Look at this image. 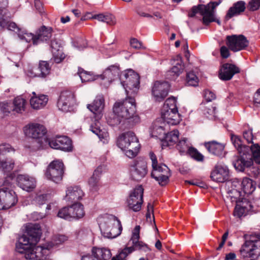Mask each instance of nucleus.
I'll use <instances>...</instances> for the list:
<instances>
[{"mask_svg": "<svg viewBox=\"0 0 260 260\" xmlns=\"http://www.w3.org/2000/svg\"><path fill=\"white\" fill-rule=\"evenodd\" d=\"M42 235L40 226L38 224H30L26 226V233L20 237L16 245L17 251L23 253L27 259L45 260L52 247L51 244L43 246H34L39 241Z\"/></svg>", "mask_w": 260, "mask_h": 260, "instance_id": "f257e3e1", "label": "nucleus"}, {"mask_svg": "<svg viewBox=\"0 0 260 260\" xmlns=\"http://www.w3.org/2000/svg\"><path fill=\"white\" fill-rule=\"evenodd\" d=\"M231 141L239 154L233 162L237 170L244 171L252 165L253 160L260 164V146L258 144H253L249 148L243 145L241 139L236 135L231 136Z\"/></svg>", "mask_w": 260, "mask_h": 260, "instance_id": "f03ea898", "label": "nucleus"}, {"mask_svg": "<svg viewBox=\"0 0 260 260\" xmlns=\"http://www.w3.org/2000/svg\"><path fill=\"white\" fill-rule=\"evenodd\" d=\"M134 96L127 95L123 101L117 102L113 106V110L115 113L123 119L128 120L132 125L138 123L140 117L136 114V106Z\"/></svg>", "mask_w": 260, "mask_h": 260, "instance_id": "7ed1b4c3", "label": "nucleus"}, {"mask_svg": "<svg viewBox=\"0 0 260 260\" xmlns=\"http://www.w3.org/2000/svg\"><path fill=\"white\" fill-rule=\"evenodd\" d=\"M105 107V100L103 95H98L91 104H88L87 108L95 116L96 121L90 125V129L96 135L100 140L107 138L108 133L101 129L100 123L98 121L103 116V111Z\"/></svg>", "mask_w": 260, "mask_h": 260, "instance_id": "20e7f679", "label": "nucleus"}, {"mask_svg": "<svg viewBox=\"0 0 260 260\" xmlns=\"http://www.w3.org/2000/svg\"><path fill=\"white\" fill-rule=\"evenodd\" d=\"M221 3V1L219 0L218 2H210L206 5L200 4L193 6L188 13V16L193 17L196 14L199 13L203 16L202 22L204 24L208 25L212 22H216L220 24V21L215 18V9Z\"/></svg>", "mask_w": 260, "mask_h": 260, "instance_id": "39448f33", "label": "nucleus"}, {"mask_svg": "<svg viewBox=\"0 0 260 260\" xmlns=\"http://www.w3.org/2000/svg\"><path fill=\"white\" fill-rule=\"evenodd\" d=\"M117 146L122 150H125V154L130 158L138 154L140 144L134 133L127 132L120 135L117 139Z\"/></svg>", "mask_w": 260, "mask_h": 260, "instance_id": "423d86ee", "label": "nucleus"}, {"mask_svg": "<svg viewBox=\"0 0 260 260\" xmlns=\"http://www.w3.org/2000/svg\"><path fill=\"white\" fill-rule=\"evenodd\" d=\"M149 156L152 161L151 177L158 181L160 185H166L171 175L169 168L164 164H158L156 156L153 152L149 153Z\"/></svg>", "mask_w": 260, "mask_h": 260, "instance_id": "0eeeda50", "label": "nucleus"}, {"mask_svg": "<svg viewBox=\"0 0 260 260\" xmlns=\"http://www.w3.org/2000/svg\"><path fill=\"white\" fill-rule=\"evenodd\" d=\"M101 232L105 237L114 238L121 233L122 226L120 221L115 216L111 215L100 224Z\"/></svg>", "mask_w": 260, "mask_h": 260, "instance_id": "6e6552de", "label": "nucleus"}, {"mask_svg": "<svg viewBox=\"0 0 260 260\" xmlns=\"http://www.w3.org/2000/svg\"><path fill=\"white\" fill-rule=\"evenodd\" d=\"M120 80L124 87L126 95L135 96L137 94L140 84V76L132 70L120 74Z\"/></svg>", "mask_w": 260, "mask_h": 260, "instance_id": "1a4fd4ad", "label": "nucleus"}, {"mask_svg": "<svg viewBox=\"0 0 260 260\" xmlns=\"http://www.w3.org/2000/svg\"><path fill=\"white\" fill-rule=\"evenodd\" d=\"M254 238V237L251 236L240 250L241 256L247 260H255L260 255V241Z\"/></svg>", "mask_w": 260, "mask_h": 260, "instance_id": "9d476101", "label": "nucleus"}, {"mask_svg": "<svg viewBox=\"0 0 260 260\" xmlns=\"http://www.w3.org/2000/svg\"><path fill=\"white\" fill-rule=\"evenodd\" d=\"M63 173V162L59 160H54L48 166L45 175L47 179L58 183L62 180Z\"/></svg>", "mask_w": 260, "mask_h": 260, "instance_id": "9b49d317", "label": "nucleus"}, {"mask_svg": "<svg viewBox=\"0 0 260 260\" xmlns=\"http://www.w3.org/2000/svg\"><path fill=\"white\" fill-rule=\"evenodd\" d=\"M18 199L16 193L9 187L0 188V209L5 210L14 206Z\"/></svg>", "mask_w": 260, "mask_h": 260, "instance_id": "f8f14e48", "label": "nucleus"}, {"mask_svg": "<svg viewBox=\"0 0 260 260\" xmlns=\"http://www.w3.org/2000/svg\"><path fill=\"white\" fill-rule=\"evenodd\" d=\"M225 43L230 50L236 52L245 49L249 41L243 35H232L226 37Z\"/></svg>", "mask_w": 260, "mask_h": 260, "instance_id": "ddd939ff", "label": "nucleus"}, {"mask_svg": "<svg viewBox=\"0 0 260 260\" xmlns=\"http://www.w3.org/2000/svg\"><path fill=\"white\" fill-rule=\"evenodd\" d=\"M14 151V149L9 144L4 143L0 145V169L5 173L11 172L15 164L13 159L6 158L5 156L7 153Z\"/></svg>", "mask_w": 260, "mask_h": 260, "instance_id": "4468645a", "label": "nucleus"}, {"mask_svg": "<svg viewBox=\"0 0 260 260\" xmlns=\"http://www.w3.org/2000/svg\"><path fill=\"white\" fill-rule=\"evenodd\" d=\"M131 176L134 180H141L147 174V165L146 160L141 158L136 159L130 168Z\"/></svg>", "mask_w": 260, "mask_h": 260, "instance_id": "2eb2a0df", "label": "nucleus"}, {"mask_svg": "<svg viewBox=\"0 0 260 260\" xmlns=\"http://www.w3.org/2000/svg\"><path fill=\"white\" fill-rule=\"evenodd\" d=\"M144 189L142 186L136 187L130 194L127 199L128 208L134 212H138L141 209L142 204L143 202Z\"/></svg>", "mask_w": 260, "mask_h": 260, "instance_id": "dca6fc26", "label": "nucleus"}, {"mask_svg": "<svg viewBox=\"0 0 260 260\" xmlns=\"http://www.w3.org/2000/svg\"><path fill=\"white\" fill-rule=\"evenodd\" d=\"M23 132L25 135L28 137L40 139L46 134L47 129L42 124L31 123L26 125L23 127Z\"/></svg>", "mask_w": 260, "mask_h": 260, "instance_id": "f3484780", "label": "nucleus"}, {"mask_svg": "<svg viewBox=\"0 0 260 260\" xmlns=\"http://www.w3.org/2000/svg\"><path fill=\"white\" fill-rule=\"evenodd\" d=\"M140 230V226L139 225L135 226L133 232L132 237L128 242L129 245L131 244V246L128 247V249H133L132 253L135 250H140L146 252L151 250L146 244L139 241Z\"/></svg>", "mask_w": 260, "mask_h": 260, "instance_id": "a211bd4d", "label": "nucleus"}, {"mask_svg": "<svg viewBox=\"0 0 260 260\" xmlns=\"http://www.w3.org/2000/svg\"><path fill=\"white\" fill-rule=\"evenodd\" d=\"M170 87L168 82H155L152 87V94L155 100L158 102L162 101L168 95Z\"/></svg>", "mask_w": 260, "mask_h": 260, "instance_id": "6ab92c4d", "label": "nucleus"}, {"mask_svg": "<svg viewBox=\"0 0 260 260\" xmlns=\"http://www.w3.org/2000/svg\"><path fill=\"white\" fill-rule=\"evenodd\" d=\"M75 104L74 94L70 91H64L60 93L57 102V107L60 110L68 112L70 108Z\"/></svg>", "mask_w": 260, "mask_h": 260, "instance_id": "aec40b11", "label": "nucleus"}, {"mask_svg": "<svg viewBox=\"0 0 260 260\" xmlns=\"http://www.w3.org/2000/svg\"><path fill=\"white\" fill-rule=\"evenodd\" d=\"M211 179L216 182H224L229 179V171L228 167L223 165L218 164L210 174Z\"/></svg>", "mask_w": 260, "mask_h": 260, "instance_id": "412c9836", "label": "nucleus"}, {"mask_svg": "<svg viewBox=\"0 0 260 260\" xmlns=\"http://www.w3.org/2000/svg\"><path fill=\"white\" fill-rule=\"evenodd\" d=\"M11 17V14L6 7H0V27L12 31L19 30L17 24L10 21Z\"/></svg>", "mask_w": 260, "mask_h": 260, "instance_id": "4be33fe9", "label": "nucleus"}, {"mask_svg": "<svg viewBox=\"0 0 260 260\" xmlns=\"http://www.w3.org/2000/svg\"><path fill=\"white\" fill-rule=\"evenodd\" d=\"M120 70L119 66L111 65L109 66L100 76L103 80L102 84L105 86H108L114 80L119 78L120 79Z\"/></svg>", "mask_w": 260, "mask_h": 260, "instance_id": "5701e85b", "label": "nucleus"}, {"mask_svg": "<svg viewBox=\"0 0 260 260\" xmlns=\"http://www.w3.org/2000/svg\"><path fill=\"white\" fill-rule=\"evenodd\" d=\"M240 71V69L235 64L226 63L222 66L219 73V77L222 80L228 81Z\"/></svg>", "mask_w": 260, "mask_h": 260, "instance_id": "b1692460", "label": "nucleus"}, {"mask_svg": "<svg viewBox=\"0 0 260 260\" xmlns=\"http://www.w3.org/2000/svg\"><path fill=\"white\" fill-rule=\"evenodd\" d=\"M17 182L20 188L27 191H31L36 185L35 179L28 175H19L17 177Z\"/></svg>", "mask_w": 260, "mask_h": 260, "instance_id": "393cba45", "label": "nucleus"}, {"mask_svg": "<svg viewBox=\"0 0 260 260\" xmlns=\"http://www.w3.org/2000/svg\"><path fill=\"white\" fill-rule=\"evenodd\" d=\"M253 206L251 203L246 199L242 200L237 203L235 208L234 215L239 218L245 216L252 210Z\"/></svg>", "mask_w": 260, "mask_h": 260, "instance_id": "a878e982", "label": "nucleus"}, {"mask_svg": "<svg viewBox=\"0 0 260 260\" xmlns=\"http://www.w3.org/2000/svg\"><path fill=\"white\" fill-rule=\"evenodd\" d=\"M173 66L168 71L167 76L171 80H174L183 72L184 68V64L180 55H177L172 63Z\"/></svg>", "mask_w": 260, "mask_h": 260, "instance_id": "bb28decb", "label": "nucleus"}, {"mask_svg": "<svg viewBox=\"0 0 260 260\" xmlns=\"http://www.w3.org/2000/svg\"><path fill=\"white\" fill-rule=\"evenodd\" d=\"M83 196L84 192L80 187L70 186L67 188L64 199L67 202L76 203L81 200Z\"/></svg>", "mask_w": 260, "mask_h": 260, "instance_id": "cd10ccee", "label": "nucleus"}, {"mask_svg": "<svg viewBox=\"0 0 260 260\" xmlns=\"http://www.w3.org/2000/svg\"><path fill=\"white\" fill-rule=\"evenodd\" d=\"M52 31L53 29L51 27L42 26L36 32V38L34 41V45L48 41L52 37Z\"/></svg>", "mask_w": 260, "mask_h": 260, "instance_id": "c85d7f7f", "label": "nucleus"}, {"mask_svg": "<svg viewBox=\"0 0 260 260\" xmlns=\"http://www.w3.org/2000/svg\"><path fill=\"white\" fill-rule=\"evenodd\" d=\"M161 112V118L164 120V124L167 123L170 125H176L180 121V115L178 109L173 110H164Z\"/></svg>", "mask_w": 260, "mask_h": 260, "instance_id": "c756f323", "label": "nucleus"}, {"mask_svg": "<svg viewBox=\"0 0 260 260\" xmlns=\"http://www.w3.org/2000/svg\"><path fill=\"white\" fill-rule=\"evenodd\" d=\"M246 9V3L243 1H240L233 4L229 8L225 16V19L228 20L231 18L240 15Z\"/></svg>", "mask_w": 260, "mask_h": 260, "instance_id": "7c9ffc66", "label": "nucleus"}, {"mask_svg": "<svg viewBox=\"0 0 260 260\" xmlns=\"http://www.w3.org/2000/svg\"><path fill=\"white\" fill-rule=\"evenodd\" d=\"M50 47L54 61L56 63H60L65 57L62 51V46L60 41L56 39L52 40L51 42Z\"/></svg>", "mask_w": 260, "mask_h": 260, "instance_id": "2f4dec72", "label": "nucleus"}, {"mask_svg": "<svg viewBox=\"0 0 260 260\" xmlns=\"http://www.w3.org/2000/svg\"><path fill=\"white\" fill-rule=\"evenodd\" d=\"M50 71V67L49 63L46 61H40L38 67L34 68L29 76L32 77L44 78L49 74Z\"/></svg>", "mask_w": 260, "mask_h": 260, "instance_id": "473e14b6", "label": "nucleus"}, {"mask_svg": "<svg viewBox=\"0 0 260 260\" xmlns=\"http://www.w3.org/2000/svg\"><path fill=\"white\" fill-rule=\"evenodd\" d=\"M205 146L209 152L215 155L220 157L224 155V146L221 143L212 141L205 143Z\"/></svg>", "mask_w": 260, "mask_h": 260, "instance_id": "72a5a7b5", "label": "nucleus"}, {"mask_svg": "<svg viewBox=\"0 0 260 260\" xmlns=\"http://www.w3.org/2000/svg\"><path fill=\"white\" fill-rule=\"evenodd\" d=\"M91 253L98 260H108L112 256L110 249L106 248L92 247Z\"/></svg>", "mask_w": 260, "mask_h": 260, "instance_id": "f704fd0d", "label": "nucleus"}, {"mask_svg": "<svg viewBox=\"0 0 260 260\" xmlns=\"http://www.w3.org/2000/svg\"><path fill=\"white\" fill-rule=\"evenodd\" d=\"M35 96L32 97L30 100V104L34 109H39L43 108L47 103L48 99L47 96L42 94L36 96L35 92L32 93Z\"/></svg>", "mask_w": 260, "mask_h": 260, "instance_id": "c9c22d12", "label": "nucleus"}, {"mask_svg": "<svg viewBox=\"0 0 260 260\" xmlns=\"http://www.w3.org/2000/svg\"><path fill=\"white\" fill-rule=\"evenodd\" d=\"M179 133L177 129L173 130L166 134L164 141L163 146H169L173 145L178 140Z\"/></svg>", "mask_w": 260, "mask_h": 260, "instance_id": "e433bc0d", "label": "nucleus"}, {"mask_svg": "<svg viewBox=\"0 0 260 260\" xmlns=\"http://www.w3.org/2000/svg\"><path fill=\"white\" fill-rule=\"evenodd\" d=\"M71 215L72 218L78 219L82 218L84 215L83 206L80 203H76L70 206Z\"/></svg>", "mask_w": 260, "mask_h": 260, "instance_id": "4c0bfd02", "label": "nucleus"}, {"mask_svg": "<svg viewBox=\"0 0 260 260\" xmlns=\"http://www.w3.org/2000/svg\"><path fill=\"white\" fill-rule=\"evenodd\" d=\"M241 185L243 191L245 194H250L255 189V183L249 178H243Z\"/></svg>", "mask_w": 260, "mask_h": 260, "instance_id": "58836bf2", "label": "nucleus"}, {"mask_svg": "<svg viewBox=\"0 0 260 260\" xmlns=\"http://www.w3.org/2000/svg\"><path fill=\"white\" fill-rule=\"evenodd\" d=\"M59 149L64 151L72 150V144L71 140L67 136H58Z\"/></svg>", "mask_w": 260, "mask_h": 260, "instance_id": "ea45409f", "label": "nucleus"}, {"mask_svg": "<svg viewBox=\"0 0 260 260\" xmlns=\"http://www.w3.org/2000/svg\"><path fill=\"white\" fill-rule=\"evenodd\" d=\"M13 111L17 113H22L24 111L26 101L21 96L15 98L13 101Z\"/></svg>", "mask_w": 260, "mask_h": 260, "instance_id": "a19ab883", "label": "nucleus"}, {"mask_svg": "<svg viewBox=\"0 0 260 260\" xmlns=\"http://www.w3.org/2000/svg\"><path fill=\"white\" fill-rule=\"evenodd\" d=\"M78 74L82 82H89L95 80L92 72H87L81 68L78 69Z\"/></svg>", "mask_w": 260, "mask_h": 260, "instance_id": "79ce46f5", "label": "nucleus"}, {"mask_svg": "<svg viewBox=\"0 0 260 260\" xmlns=\"http://www.w3.org/2000/svg\"><path fill=\"white\" fill-rule=\"evenodd\" d=\"M186 138L180 140L176 145V148L180 154L186 153L189 152V149L191 148L189 144L187 142Z\"/></svg>", "mask_w": 260, "mask_h": 260, "instance_id": "37998d69", "label": "nucleus"}, {"mask_svg": "<svg viewBox=\"0 0 260 260\" xmlns=\"http://www.w3.org/2000/svg\"><path fill=\"white\" fill-rule=\"evenodd\" d=\"M14 31L18 34V36L21 40H24L26 42H30L32 41V44L34 45V41L36 38V35L24 31L21 32L19 28V30H16Z\"/></svg>", "mask_w": 260, "mask_h": 260, "instance_id": "c03bdc74", "label": "nucleus"}, {"mask_svg": "<svg viewBox=\"0 0 260 260\" xmlns=\"http://www.w3.org/2000/svg\"><path fill=\"white\" fill-rule=\"evenodd\" d=\"M166 126V124H164V122L161 123V125H158L155 123L152 126V134L156 137L166 136L167 134V131L165 130Z\"/></svg>", "mask_w": 260, "mask_h": 260, "instance_id": "a18cd8bd", "label": "nucleus"}, {"mask_svg": "<svg viewBox=\"0 0 260 260\" xmlns=\"http://www.w3.org/2000/svg\"><path fill=\"white\" fill-rule=\"evenodd\" d=\"M133 249H128L126 247L122 249L116 256L112 258V260H127L128 256L132 253Z\"/></svg>", "mask_w": 260, "mask_h": 260, "instance_id": "49530a36", "label": "nucleus"}, {"mask_svg": "<svg viewBox=\"0 0 260 260\" xmlns=\"http://www.w3.org/2000/svg\"><path fill=\"white\" fill-rule=\"evenodd\" d=\"M133 249H128L126 247L122 249L116 256L112 258V260H127L128 256L132 253Z\"/></svg>", "mask_w": 260, "mask_h": 260, "instance_id": "de8ad7c7", "label": "nucleus"}, {"mask_svg": "<svg viewBox=\"0 0 260 260\" xmlns=\"http://www.w3.org/2000/svg\"><path fill=\"white\" fill-rule=\"evenodd\" d=\"M106 119L107 123L113 126L120 124L123 120V119L121 118V116L118 115L117 113H115L114 112L110 115L107 116Z\"/></svg>", "mask_w": 260, "mask_h": 260, "instance_id": "09e8293b", "label": "nucleus"}, {"mask_svg": "<svg viewBox=\"0 0 260 260\" xmlns=\"http://www.w3.org/2000/svg\"><path fill=\"white\" fill-rule=\"evenodd\" d=\"M100 179L91 176L89 179L88 184L90 190L93 192L97 191L101 187Z\"/></svg>", "mask_w": 260, "mask_h": 260, "instance_id": "8fccbe9b", "label": "nucleus"}, {"mask_svg": "<svg viewBox=\"0 0 260 260\" xmlns=\"http://www.w3.org/2000/svg\"><path fill=\"white\" fill-rule=\"evenodd\" d=\"M186 83L188 86H196L198 84L199 79L193 72L187 73L186 77Z\"/></svg>", "mask_w": 260, "mask_h": 260, "instance_id": "3c124183", "label": "nucleus"}, {"mask_svg": "<svg viewBox=\"0 0 260 260\" xmlns=\"http://www.w3.org/2000/svg\"><path fill=\"white\" fill-rule=\"evenodd\" d=\"M177 100L174 97L168 98L165 102L164 110L178 109L176 106Z\"/></svg>", "mask_w": 260, "mask_h": 260, "instance_id": "603ef678", "label": "nucleus"}, {"mask_svg": "<svg viewBox=\"0 0 260 260\" xmlns=\"http://www.w3.org/2000/svg\"><path fill=\"white\" fill-rule=\"evenodd\" d=\"M70 207H63L59 210L58 212V217L63 218L65 219L70 220L72 218V215H71Z\"/></svg>", "mask_w": 260, "mask_h": 260, "instance_id": "864d4df0", "label": "nucleus"}, {"mask_svg": "<svg viewBox=\"0 0 260 260\" xmlns=\"http://www.w3.org/2000/svg\"><path fill=\"white\" fill-rule=\"evenodd\" d=\"M187 154L198 161H202L204 158V156L193 147H191L189 149V152Z\"/></svg>", "mask_w": 260, "mask_h": 260, "instance_id": "5fc2aeb1", "label": "nucleus"}, {"mask_svg": "<svg viewBox=\"0 0 260 260\" xmlns=\"http://www.w3.org/2000/svg\"><path fill=\"white\" fill-rule=\"evenodd\" d=\"M228 198H230L231 202H235L236 203H238V200H240L241 196L240 191H238L236 189H232L228 191Z\"/></svg>", "mask_w": 260, "mask_h": 260, "instance_id": "6e6d98bb", "label": "nucleus"}, {"mask_svg": "<svg viewBox=\"0 0 260 260\" xmlns=\"http://www.w3.org/2000/svg\"><path fill=\"white\" fill-rule=\"evenodd\" d=\"M260 8V0H251L247 6L248 9L250 11H254Z\"/></svg>", "mask_w": 260, "mask_h": 260, "instance_id": "4d7b16f0", "label": "nucleus"}, {"mask_svg": "<svg viewBox=\"0 0 260 260\" xmlns=\"http://www.w3.org/2000/svg\"><path fill=\"white\" fill-rule=\"evenodd\" d=\"M105 170L106 166L105 165H100L94 170L92 176L100 179L102 173L105 171Z\"/></svg>", "mask_w": 260, "mask_h": 260, "instance_id": "13d9d810", "label": "nucleus"}, {"mask_svg": "<svg viewBox=\"0 0 260 260\" xmlns=\"http://www.w3.org/2000/svg\"><path fill=\"white\" fill-rule=\"evenodd\" d=\"M0 109L1 111L4 113H9L11 111H13L11 104L8 102H3L0 103Z\"/></svg>", "mask_w": 260, "mask_h": 260, "instance_id": "bf43d9fd", "label": "nucleus"}, {"mask_svg": "<svg viewBox=\"0 0 260 260\" xmlns=\"http://www.w3.org/2000/svg\"><path fill=\"white\" fill-rule=\"evenodd\" d=\"M104 22L113 25L116 23V19L114 16L111 14H105Z\"/></svg>", "mask_w": 260, "mask_h": 260, "instance_id": "052dcab7", "label": "nucleus"}, {"mask_svg": "<svg viewBox=\"0 0 260 260\" xmlns=\"http://www.w3.org/2000/svg\"><path fill=\"white\" fill-rule=\"evenodd\" d=\"M204 96L207 102H211L216 98L215 93L208 89L204 91Z\"/></svg>", "mask_w": 260, "mask_h": 260, "instance_id": "680f3d73", "label": "nucleus"}, {"mask_svg": "<svg viewBox=\"0 0 260 260\" xmlns=\"http://www.w3.org/2000/svg\"><path fill=\"white\" fill-rule=\"evenodd\" d=\"M58 136L48 140V144L50 147L55 149H59Z\"/></svg>", "mask_w": 260, "mask_h": 260, "instance_id": "e2e57ef3", "label": "nucleus"}, {"mask_svg": "<svg viewBox=\"0 0 260 260\" xmlns=\"http://www.w3.org/2000/svg\"><path fill=\"white\" fill-rule=\"evenodd\" d=\"M230 49L228 46H222L220 49L221 56L223 58H227L230 55Z\"/></svg>", "mask_w": 260, "mask_h": 260, "instance_id": "0e129e2a", "label": "nucleus"}, {"mask_svg": "<svg viewBox=\"0 0 260 260\" xmlns=\"http://www.w3.org/2000/svg\"><path fill=\"white\" fill-rule=\"evenodd\" d=\"M34 3L36 10L40 14L43 15L44 13V11L42 1L41 0H35Z\"/></svg>", "mask_w": 260, "mask_h": 260, "instance_id": "69168bd1", "label": "nucleus"}, {"mask_svg": "<svg viewBox=\"0 0 260 260\" xmlns=\"http://www.w3.org/2000/svg\"><path fill=\"white\" fill-rule=\"evenodd\" d=\"M130 44L131 47L135 49H139L142 48V43L136 38L131 39Z\"/></svg>", "mask_w": 260, "mask_h": 260, "instance_id": "338daca9", "label": "nucleus"}, {"mask_svg": "<svg viewBox=\"0 0 260 260\" xmlns=\"http://www.w3.org/2000/svg\"><path fill=\"white\" fill-rule=\"evenodd\" d=\"M46 200L47 194H45L38 195L35 198L36 202L40 205L44 204Z\"/></svg>", "mask_w": 260, "mask_h": 260, "instance_id": "774afa93", "label": "nucleus"}]
</instances>
